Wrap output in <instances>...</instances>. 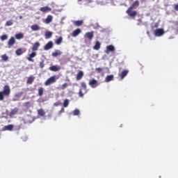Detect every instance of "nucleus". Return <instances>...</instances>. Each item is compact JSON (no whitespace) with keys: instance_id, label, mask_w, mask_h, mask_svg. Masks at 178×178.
Instances as JSON below:
<instances>
[{"instance_id":"nucleus-46","label":"nucleus","mask_w":178,"mask_h":178,"mask_svg":"<svg viewBox=\"0 0 178 178\" xmlns=\"http://www.w3.org/2000/svg\"><path fill=\"white\" fill-rule=\"evenodd\" d=\"M79 1H81V0H79Z\"/></svg>"},{"instance_id":"nucleus-38","label":"nucleus","mask_w":178,"mask_h":178,"mask_svg":"<svg viewBox=\"0 0 178 178\" xmlns=\"http://www.w3.org/2000/svg\"><path fill=\"white\" fill-rule=\"evenodd\" d=\"M13 24V20H8L6 23V26H12Z\"/></svg>"},{"instance_id":"nucleus-33","label":"nucleus","mask_w":178,"mask_h":178,"mask_svg":"<svg viewBox=\"0 0 178 178\" xmlns=\"http://www.w3.org/2000/svg\"><path fill=\"white\" fill-rule=\"evenodd\" d=\"M1 59L4 62H6L9 60V57L6 54H3V55L1 56Z\"/></svg>"},{"instance_id":"nucleus-23","label":"nucleus","mask_w":178,"mask_h":178,"mask_svg":"<svg viewBox=\"0 0 178 178\" xmlns=\"http://www.w3.org/2000/svg\"><path fill=\"white\" fill-rule=\"evenodd\" d=\"M101 48V42H96L95 46L93 47V49H95V51H99V49Z\"/></svg>"},{"instance_id":"nucleus-6","label":"nucleus","mask_w":178,"mask_h":178,"mask_svg":"<svg viewBox=\"0 0 178 178\" xmlns=\"http://www.w3.org/2000/svg\"><path fill=\"white\" fill-rule=\"evenodd\" d=\"M89 86H90L92 88H97V87L99 86V83H98L97 79H93L89 81Z\"/></svg>"},{"instance_id":"nucleus-44","label":"nucleus","mask_w":178,"mask_h":178,"mask_svg":"<svg viewBox=\"0 0 178 178\" xmlns=\"http://www.w3.org/2000/svg\"><path fill=\"white\" fill-rule=\"evenodd\" d=\"M54 106H59V103L58 102L54 103Z\"/></svg>"},{"instance_id":"nucleus-14","label":"nucleus","mask_w":178,"mask_h":178,"mask_svg":"<svg viewBox=\"0 0 178 178\" xmlns=\"http://www.w3.org/2000/svg\"><path fill=\"white\" fill-rule=\"evenodd\" d=\"M40 12H42L43 13H47L48 12H51L52 10V8L48 7V6H44L40 8Z\"/></svg>"},{"instance_id":"nucleus-17","label":"nucleus","mask_w":178,"mask_h":178,"mask_svg":"<svg viewBox=\"0 0 178 178\" xmlns=\"http://www.w3.org/2000/svg\"><path fill=\"white\" fill-rule=\"evenodd\" d=\"M80 33H81V29H76V30H74L72 33V37H77V35H79V34H80Z\"/></svg>"},{"instance_id":"nucleus-30","label":"nucleus","mask_w":178,"mask_h":178,"mask_svg":"<svg viewBox=\"0 0 178 178\" xmlns=\"http://www.w3.org/2000/svg\"><path fill=\"white\" fill-rule=\"evenodd\" d=\"M47 24H49L52 22V15H48L45 19Z\"/></svg>"},{"instance_id":"nucleus-32","label":"nucleus","mask_w":178,"mask_h":178,"mask_svg":"<svg viewBox=\"0 0 178 178\" xmlns=\"http://www.w3.org/2000/svg\"><path fill=\"white\" fill-rule=\"evenodd\" d=\"M45 38L48 40V38H51L52 37V32L51 31H47L45 33Z\"/></svg>"},{"instance_id":"nucleus-19","label":"nucleus","mask_w":178,"mask_h":178,"mask_svg":"<svg viewBox=\"0 0 178 178\" xmlns=\"http://www.w3.org/2000/svg\"><path fill=\"white\" fill-rule=\"evenodd\" d=\"M17 112H19V108H14L13 110H11L9 116L12 117V116H15V115H16L17 113Z\"/></svg>"},{"instance_id":"nucleus-7","label":"nucleus","mask_w":178,"mask_h":178,"mask_svg":"<svg viewBox=\"0 0 178 178\" xmlns=\"http://www.w3.org/2000/svg\"><path fill=\"white\" fill-rule=\"evenodd\" d=\"M115 46L110 44L106 47L105 53L107 54V55H109V54H111V52H115Z\"/></svg>"},{"instance_id":"nucleus-18","label":"nucleus","mask_w":178,"mask_h":178,"mask_svg":"<svg viewBox=\"0 0 178 178\" xmlns=\"http://www.w3.org/2000/svg\"><path fill=\"white\" fill-rule=\"evenodd\" d=\"M35 79V77H34L33 75L28 77L26 81V84H31L34 82V80Z\"/></svg>"},{"instance_id":"nucleus-28","label":"nucleus","mask_w":178,"mask_h":178,"mask_svg":"<svg viewBox=\"0 0 178 178\" xmlns=\"http://www.w3.org/2000/svg\"><path fill=\"white\" fill-rule=\"evenodd\" d=\"M113 80V75H108L106 77L105 81L106 83H109V81H112Z\"/></svg>"},{"instance_id":"nucleus-45","label":"nucleus","mask_w":178,"mask_h":178,"mask_svg":"<svg viewBox=\"0 0 178 178\" xmlns=\"http://www.w3.org/2000/svg\"><path fill=\"white\" fill-rule=\"evenodd\" d=\"M19 129H22V124L19 126Z\"/></svg>"},{"instance_id":"nucleus-2","label":"nucleus","mask_w":178,"mask_h":178,"mask_svg":"<svg viewBox=\"0 0 178 178\" xmlns=\"http://www.w3.org/2000/svg\"><path fill=\"white\" fill-rule=\"evenodd\" d=\"M9 95H10V86L9 85H5L3 90L0 91V101H3L5 97H9Z\"/></svg>"},{"instance_id":"nucleus-43","label":"nucleus","mask_w":178,"mask_h":178,"mask_svg":"<svg viewBox=\"0 0 178 178\" xmlns=\"http://www.w3.org/2000/svg\"><path fill=\"white\" fill-rule=\"evenodd\" d=\"M65 112V108H62L60 111V113H63Z\"/></svg>"},{"instance_id":"nucleus-22","label":"nucleus","mask_w":178,"mask_h":178,"mask_svg":"<svg viewBox=\"0 0 178 178\" xmlns=\"http://www.w3.org/2000/svg\"><path fill=\"white\" fill-rule=\"evenodd\" d=\"M15 54L17 56H20V55H23V54H24V51H23V49L19 48L15 51Z\"/></svg>"},{"instance_id":"nucleus-29","label":"nucleus","mask_w":178,"mask_h":178,"mask_svg":"<svg viewBox=\"0 0 178 178\" xmlns=\"http://www.w3.org/2000/svg\"><path fill=\"white\" fill-rule=\"evenodd\" d=\"M38 115H39V116H45V111L44 109L40 108L38 110Z\"/></svg>"},{"instance_id":"nucleus-36","label":"nucleus","mask_w":178,"mask_h":178,"mask_svg":"<svg viewBox=\"0 0 178 178\" xmlns=\"http://www.w3.org/2000/svg\"><path fill=\"white\" fill-rule=\"evenodd\" d=\"M74 116H79L80 115V111L79 109H75L73 112Z\"/></svg>"},{"instance_id":"nucleus-8","label":"nucleus","mask_w":178,"mask_h":178,"mask_svg":"<svg viewBox=\"0 0 178 178\" xmlns=\"http://www.w3.org/2000/svg\"><path fill=\"white\" fill-rule=\"evenodd\" d=\"M54 48V42L49 41L44 46V51H49V49H52Z\"/></svg>"},{"instance_id":"nucleus-40","label":"nucleus","mask_w":178,"mask_h":178,"mask_svg":"<svg viewBox=\"0 0 178 178\" xmlns=\"http://www.w3.org/2000/svg\"><path fill=\"white\" fill-rule=\"evenodd\" d=\"M96 72H97V73H102V68L101 67L96 68Z\"/></svg>"},{"instance_id":"nucleus-25","label":"nucleus","mask_w":178,"mask_h":178,"mask_svg":"<svg viewBox=\"0 0 178 178\" xmlns=\"http://www.w3.org/2000/svg\"><path fill=\"white\" fill-rule=\"evenodd\" d=\"M62 41H63V38L60 36L59 38L55 40V43L56 45H60V44H62Z\"/></svg>"},{"instance_id":"nucleus-21","label":"nucleus","mask_w":178,"mask_h":178,"mask_svg":"<svg viewBox=\"0 0 178 178\" xmlns=\"http://www.w3.org/2000/svg\"><path fill=\"white\" fill-rule=\"evenodd\" d=\"M15 38H16V40H22L23 38H24V34L19 33H17L15 35Z\"/></svg>"},{"instance_id":"nucleus-15","label":"nucleus","mask_w":178,"mask_h":178,"mask_svg":"<svg viewBox=\"0 0 178 178\" xmlns=\"http://www.w3.org/2000/svg\"><path fill=\"white\" fill-rule=\"evenodd\" d=\"M127 74H129V70H124L119 74V76L120 77V79H124V77H126V76H127Z\"/></svg>"},{"instance_id":"nucleus-42","label":"nucleus","mask_w":178,"mask_h":178,"mask_svg":"<svg viewBox=\"0 0 178 178\" xmlns=\"http://www.w3.org/2000/svg\"><path fill=\"white\" fill-rule=\"evenodd\" d=\"M175 10H177L178 12V4L175 5Z\"/></svg>"},{"instance_id":"nucleus-26","label":"nucleus","mask_w":178,"mask_h":178,"mask_svg":"<svg viewBox=\"0 0 178 178\" xmlns=\"http://www.w3.org/2000/svg\"><path fill=\"white\" fill-rule=\"evenodd\" d=\"M83 23V20H78V21L74 22V26H76L77 27L82 26Z\"/></svg>"},{"instance_id":"nucleus-31","label":"nucleus","mask_w":178,"mask_h":178,"mask_svg":"<svg viewBox=\"0 0 178 178\" xmlns=\"http://www.w3.org/2000/svg\"><path fill=\"white\" fill-rule=\"evenodd\" d=\"M42 95H44V88L40 87L38 89V96L42 97Z\"/></svg>"},{"instance_id":"nucleus-1","label":"nucleus","mask_w":178,"mask_h":178,"mask_svg":"<svg viewBox=\"0 0 178 178\" xmlns=\"http://www.w3.org/2000/svg\"><path fill=\"white\" fill-rule=\"evenodd\" d=\"M140 6V2L138 1H136L132 3V5L127 10L126 13L129 15L131 17H136L137 16V11L134 10V8H137V6Z\"/></svg>"},{"instance_id":"nucleus-9","label":"nucleus","mask_w":178,"mask_h":178,"mask_svg":"<svg viewBox=\"0 0 178 178\" xmlns=\"http://www.w3.org/2000/svg\"><path fill=\"white\" fill-rule=\"evenodd\" d=\"M15 44L16 39H15V37H11L8 42V48L13 47V45H15Z\"/></svg>"},{"instance_id":"nucleus-16","label":"nucleus","mask_w":178,"mask_h":178,"mask_svg":"<svg viewBox=\"0 0 178 178\" xmlns=\"http://www.w3.org/2000/svg\"><path fill=\"white\" fill-rule=\"evenodd\" d=\"M83 77H84V72L83 71H79L76 74V79L77 81H79Z\"/></svg>"},{"instance_id":"nucleus-12","label":"nucleus","mask_w":178,"mask_h":178,"mask_svg":"<svg viewBox=\"0 0 178 178\" xmlns=\"http://www.w3.org/2000/svg\"><path fill=\"white\" fill-rule=\"evenodd\" d=\"M35 56H37V53L35 51H33L31 54H29V57H27V60L29 62H34L33 58H35Z\"/></svg>"},{"instance_id":"nucleus-3","label":"nucleus","mask_w":178,"mask_h":178,"mask_svg":"<svg viewBox=\"0 0 178 178\" xmlns=\"http://www.w3.org/2000/svg\"><path fill=\"white\" fill-rule=\"evenodd\" d=\"M81 86L85 92L83 93V89L81 88L79 92V95L81 98H83L84 97V94H87V84L85 82H82Z\"/></svg>"},{"instance_id":"nucleus-11","label":"nucleus","mask_w":178,"mask_h":178,"mask_svg":"<svg viewBox=\"0 0 178 178\" xmlns=\"http://www.w3.org/2000/svg\"><path fill=\"white\" fill-rule=\"evenodd\" d=\"M40 45L41 44H40V42H35L31 48L33 52H35V51H38V48H40Z\"/></svg>"},{"instance_id":"nucleus-37","label":"nucleus","mask_w":178,"mask_h":178,"mask_svg":"<svg viewBox=\"0 0 178 178\" xmlns=\"http://www.w3.org/2000/svg\"><path fill=\"white\" fill-rule=\"evenodd\" d=\"M39 66L41 69H44L45 64L44 63V60L40 61L39 63Z\"/></svg>"},{"instance_id":"nucleus-24","label":"nucleus","mask_w":178,"mask_h":178,"mask_svg":"<svg viewBox=\"0 0 178 178\" xmlns=\"http://www.w3.org/2000/svg\"><path fill=\"white\" fill-rule=\"evenodd\" d=\"M13 127H15L13 124H8L7 126H5L4 129L5 130H8V131H12V130H13Z\"/></svg>"},{"instance_id":"nucleus-41","label":"nucleus","mask_w":178,"mask_h":178,"mask_svg":"<svg viewBox=\"0 0 178 178\" xmlns=\"http://www.w3.org/2000/svg\"><path fill=\"white\" fill-rule=\"evenodd\" d=\"M29 105H30V102H26L24 103V106H29Z\"/></svg>"},{"instance_id":"nucleus-10","label":"nucleus","mask_w":178,"mask_h":178,"mask_svg":"<svg viewBox=\"0 0 178 178\" xmlns=\"http://www.w3.org/2000/svg\"><path fill=\"white\" fill-rule=\"evenodd\" d=\"M85 38H87L89 40V41H91L92 38H94V31L88 32L85 34Z\"/></svg>"},{"instance_id":"nucleus-34","label":"nucleus","mask_w":178,"mask_h":178,"mask_svg":"<svg viewBox=\"0 0 178 178\" xmlns=\"http://www.w3.org/2000/svg\"><path fill=\"white\" fill-rule=\"evenodd\" d=\"M63 106H64V108H67V106H69V99H65L64 100Z\"/></svg>"},{"instance_id":"nucleus-20","label":"nucleus","mask_w":178,"mask_h":178,"mask_svg":"<svg viewBox=\"0 0 178 178\" xmlns=\"http://www.w3.org/2000/svg\"><path fill=\"white\" fill-rule=\"evenodd\" d=\"M60 55H62V51H60V50H56L55 52L51 54V56H54V58H56V56H59Z\"/></svg>"},{"instance_id":"nucleus-27","label":"nucleus","mask_w":178,"mask_h":178,"mask_svg":"<svg viewBox=\"0 0 178 178\" xmlns=\"http://www.w3.org/2000/svg\"><path fill=\"white\" fill-rule=\"evenodd\" d=\"M31 29L33 31H38V30H40V26L37 24H34L31 26Z\"/></svg>"},{"instance_id":"nucleus-35","label":"nucleus","mask_w":178,"mask_h":178,"mask_svg":"<svg viewBox=\"0 0 178 178\" xmlns=\"http://www.w3.org/2000/svg\"><path fill=\"white\" fill-rule=\"evenodd\" d=\"M0 40L1 41H6V40H8V35H2L0 36Z\"/></svg>"},{"instance_id":"nucleus-4","label":"nucleus","mask_w":178,"mask_h":178,"mask_svg":"<svg viewBox=\"0 0 178 178\" xmlns=\"http://www.w3.org/2000/svg\"><path fill=\"white\" fill-rule=\"evenodd\" d=\"M56 83V76H51L44 82V86H48Z\"/></svg>"},{"instance_id":"nucleus-39","label":"nucleus","mask_w":178,"mask_h":178,"mask_svg":"<svg viewBox=\"0 0 178 178\" xmlns=\"http://www.w3.org/2000/svg\"><path fill=\"white\" fill-rule=\"evenodd\" d=\"M69 85L67 83H63L62 86H61V89L62 90H65V88H67V86H68Z\"/></svg>"},{"instance_id":"nucleus-5","label":"nucleus","mask_w":178,"mask_h":178,"mask_svg":"<svg viewBox=\"0 0 178 178\" xmlns=\"http://www.w3.org/2000/svg\"><path fill=\"white\" fill-rule=\"evenodd\" d=\"M163 34H165V31H163V29H157L154 31V35L155 37H162Z\"/></svg>"},{"instance_id":"nucleus-13","label":"nucleus","mask_w":178,"mask_h":178,"mask_svg":"<svg viewBox=\"0 0 178 178\" xmlns=\"http://www.w3.org/2000/svg\"><path fill=\"white\" fill-rule=\"evenodd\" d=\"M49 70H51V72H59V70H60V66L59 65H52L51 67H49Z\"/></svg>"}]
</instances>
